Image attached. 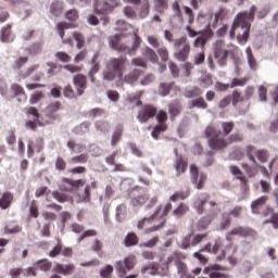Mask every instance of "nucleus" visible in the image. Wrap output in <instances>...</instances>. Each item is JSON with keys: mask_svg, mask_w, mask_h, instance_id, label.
Here are the masks:
<instances>
[{"mask_svg": "<svg viewBox=\"0 0 278 278\" xmlns=\"http://www.w3.org/2000/svg\"><path fill=\"white\" fill-rule=\"evenodd\" d=\"M173 86H175V83H161L159 86V94L161 97H168L173 90Z\"/></svg>", "mask_w": 278, "mask_h": 278, "instance_id": "obj_34", "label": "nucleus"}, {"mask_svg": "<svg viewBox=\"0 0 278 278\" xmlns=\"http://www.w3.org/2000/svg\"><path fill=\"white\" fill-rule=\"evenodd\" d=\"M156 114L157 109L151 104H147L139 111L137 118L140 123H148V121H151Z\"/></svg>", "mask_w": 278, "mask_h": 278, "instance_id": "obj_13", "label": "nucleus"}, {"mask_svg": "<svg viewBox=\"0 0 278 278\" xmlns=\"http://www.w3.org/2000/svg\"><path fill=\"white\" fill-rule=\"evenodd\" d=\"M36 266L40 269V270H43L45 273H47L52 266H53V263H51L49 260L47 258H43V260H39L37 263H36Z\"/></svg>", "mask_w": 278, "mask_h": 278, "instance_id": "obj_50", "label": "nucleus"}, {"mask_svg": "<svg viewBox=\"0 0 278 278\" xmlns=\"http://www.w3.org/2000/svg\"><path fill=\"white\" fill-rule=\"evenodd\" d=\"M173 211V204L169 202L167 203L164 208L162 214L157 215V223L159 225H155L153 228L150 229V231H160L161 229H164V227L166 226V217L168 216V214H170V212Z\"/></svg>", "mask_w": 278, "mask_h": 278, "instance_id": "obj_14", "label": "nucleus"}, {"mask_svg": "<svg viewBox=\"0 0 278 278\" xmlns=\"http://www.w3.org/2000/svg\"><path fill=\"white\" fill-rule=\"evenodd\" d=\"M132 66H140L141 68H147V60L142 56H138L131 60Z\"/></svg>", "mask_w": 278, "mask_h": 278, "instance_id": "obj_63", "label": "nucleus"}, {"mask_svg": "<svg viewBox=\"0 0 278 278\" xmlns=\"http://www.w3.org/2000/svg\"><path fill=\"white\" fill-rule=\"evenodd\" d=\"M253 233H255L253 229L238 226L226 233V240L231 242V240H233V236H240V238H249V236H253Z\"/></svg>", "mask_w": 278, "mask_h": 278, "instance_id": "obj_12", "label": "nucleus"}, {"mask_svg": "<svg viewBox=\"0 0 278 278\" xmlns=\"http://www.w3.org/2000/svg\"><path fill=\"white\" fill-rule=\"evenodd\" d=\"M155 116L159 125H166V121H168V113L166 111H156Z\"/></svg>", "mask_w": 278, "mask_h": 278, "instance_id": "obj_57", "label": "nucleus"}, {"mask_svg": "<svg viewBox=\"0 0 278 278\" xmlns=\"http://www.w3.org/2000/svg\"><path fill=\"white\" fill-rule=\"evenodd\" d=\"M242 212H244V206L242 205H237L233 208H231L227 214H230V218H240L242 216Z\"/></svg>", "mask_w": 278, "mask_h": 278, "instance_id": "obj_53", "label": "nucleus"}, {"mask_svg": "<svg viewBox=\"0 0 278 278\" xmlns=\"http://www.w3.org/2000/svg\"><path fill=\"white\" fill-rule=\"evenodd\" d=\"M157 55H160L162 62H168V48L162 46L156 50Z\"/></svg>", "mask_w": 278, "mask_h": 278, "instance_id": "obj_61", "label": "nucleus"}, {"mask_svg": "<svg viewBox=\"0 0 278 278\" xmlns=\"http://www.w3.org/2000/svg\"><path fill=\"white\" fill-rule=\"evenodd\" d=\"M89 160L88 154H80L70 159V164H87Z\"/></svg>", "mask_w": 278, "mask_h": 278, "instance_id": "obj_49", "label": "nucleus"}, {"mask_svg": "<svg viewBox=\"0 0 278 278\" xmlns=\"http://www.w3.org/2000/svg\"><path fill=\"white\" fill-rule=\"evenodd\" d=\"M154 10L159 14H164L168 10V0H153Z\"/></svg>", "mask_w": 278, "mask_h": 278, "instance_id": "obj_37", "label": "nucleus"}, {"mask_svg": "<svg viewBox=\"0 0 278 278\" xmlns=\"http://www.w3.org/2000/svg\"><path fill=\"white\" fill-rule=\"evenodd\" d=\"M149 12H151V4L149 3V0H143L141 7L139 8L138 11V18H147L149 16Z\"/></svg>", "mask_w": 278, "mask_h": 278, "instance_id": "obj_31", "label": "nucleus"}, {"mask_svg": "<svg viewBox=\"0 0 278 278\" xmlns=\"http://www.w3.org/2000/svg\"><path fill=\"white\" fill-rule=\"evenodd\" d=\"M172 10L175 14V16L177 18H179V21H181V23H184V13L181 12V7L179 5V2L178 1H175L173 4H172Z\"/></svg>", "mask_w": 278, "mask_h": 278, "instance_id": "obj_52", "label": "nucleus"}, {"mask_svg": "<svg viewBox=\"0 0 278 278\" xmlns=\"http://www.w3.org/2000/svg\"><path fill=\"white\" fill-rule=\"evenodd\" d=\"M147 40L150 47H153V49H159L161 42H160V37H157V35H149L147 37Z\"/></svg>", "mask_w": 278, "mask_h": 278, "instance_id": "obj_56", "label": "nucleus"}, {"mask_svg": "<svg viewBox=\"0 0 278 278\" xmlns=\"http://www.w3.org/2000/svg\"><path fill=\"white\" fill-rule=\"evenodd\" d=\"M94 12L96 14H102L101 21H103V25H108L110 23V17L108 14H112L115 8H118V0H94Z\"/></svg>", "mask_w": 278, "mask_h": 278, "instance_id": "obj_4", "label": "nucleus"}, {"mask_svg": "<svg viewBox=\"0 0 278 278\" xmlns=\"http://www.w3.org/2000/svg\"><path fill=\"white\" fill-rule=\"evenodd\" d=\"M187 257H188V256H187L186 254H184L182 252H179V251L173 252V253L167 257V260H166L165 263H164L165 269H164L163 276L168 275V266H169L170 264H173V262H174L175 265L177 266V264L184 262V260H186Z\"/></svg>", "mask_w": 278, "mask_h": 278, "instance_id": "obj_17", "label": "nucleus"}, {"mask_svg": "<svg viewBox=\"0 0 278 278\" xmlns=\"http://www.w3.org/2000/svg\"><path fill=\"white\" fill-rule=\"evenodd\" d=\"M64 12V2L55 0L50 4V13L52 16H62Z\"/></svg>", "mask_w": 278, "mask_h": 278, "instance_id": "obj_24", "label": "nucleus"}, {"mask_svg": "<svg viewBox=\"0 0 278 278\" xmlns=\"http://www.w3.org/2000/svg\"><path fill=\"white\" fill-rule=\"evenodd\" d=\"M190 108L207 110V102H205V99H203V98H197L190 102Z\"/></svg>", "mask_w": 278, "mask_h": 278, "instance_id": "obj_45", "label": "nucleus"}, {"mask_svg": "<svg viewBox=\"0 0 278 278\" xmlns=\"http://www.w3.org/2000/svg\"><path fill=\"white\" fill-rule=\"evenodd\" d=\"M11 92H13L14 97H18L20 103H25L27 101V93H25V89L23 86L18 84L11 85Z\"/></svg>", "mask_w": 278, "mask_h": 278, "instance_id": "obj_19", "label": "nucleus"}, {"mask_svg": "<svg viewBox=\"0 0 278 278\" xmlns=\"http://www.w3.org/2000/svg\"><path fill=\"white\" fill-rule=\"evenodd\" d=\"M121 138H123V126H118L112 137H111V144L112 147H116L118 142H121Z\"/></svg>", "mask_w": 278, "mask_h": 278, "instance_id": "obj_41", "label": "nucleus"}, {"mask_svg": "<svg viewBox=\"0 0 278 278\" xmlns=\"http://www.w3.org/2000/svg\"><path fill=\"white\" fill-rule=\"evenodd\" d=\"M96 127H97V129H99V131H103V132L110 131V123H108V122L98 121L96 123Z\"/></svg>", "mask_w": 278, "mask_h": 278, "instance_id": "obj_64", "label": "nucleus"}, {"mask_svg": "<svg viewBox=\"0 0 278 278\" xmlns=\"http://www.w3.org/2000/svg\"><path fill=\"white\" fill-rule=\"evenodd\" d=\"M266 201H268V195H262L261 198L252 201L251 203V210L253 214H260V211L264 205H266Z\"/></svg>", "mask_w": 278, "mask_h": 278, "instance_id": "obj_21", "label": "nucleus"}, {"mask_svg": "<svg viewBox=\"0 0 278 278\" xmlns=\"http://www.w3.org/2000/svg\"><path fill=\"white\" fill-rule=\"evenodd\" d=\"M125 216H127V206L125 204H121L116 208V218L118 223H123V220H125Z\"/></svg>", "mask_w": 278, "mask_h": 278, "instance_id": "obj_46", "label": "nucleus"}, {"mask_svg": "<svg viewBox=\"0 0 278 278\" xmlns=\"http://www.w3.org/2000/svg\"><path fill=\"white\" fill-rule=\"evenodd\" d=\"M96 188H97V181L86 185L84 193L81 195V201L84 203H90V192L91 190H96Z\"/></svg>", "mask_w": 278, "mask_h": 278, "instance_id": "obj_35", "label": "nucleus"}, {"mask_svg": "<svg viewBox=\"0 0 278 278\" xmlns=\"http://www.w3.org/2000/svg\"><path fill=\"white\" fill-rule=\"evenodd\" d=\"M73 84L75 86L77 97H81L88 88V78L84 74H77L73 78Z\"/></svg>", "mask_w": 278, "mask_h": 278, "instance_id": "obj_16", "label": "nucleus"}, {"mask_svg": "<svg viewBox=\"0 0 278 278\" xmlns=\"http://www.w3.org/2000/svg\"><path fill=\"white\" fill-rule=\"evenodd\" d=\"M241 168H243L245 175L251 179L253 177H257V173H260L258 170V164H254V165H249L248 163H243L241 165Z\"/></svg>", "mask_w": 278, "mask_h": 278, "instance_id": "obj_26", "label": "nucleus"}, {"mask_svg": "<svg viewBox=\"0 0 278 278\" xmlns=\"http://www.w3.org/2000/svg\"><path fill=\"white\" fill-rule=\"evenodd\" d=\"M258 151L260 150H257V148H255V146H248L245 148V153H247V156L250 160V162L257 164V160L255 159V155H257Z\"/></svg>", "mask_w": 278, "mask_h": 278, "instance_id": "obj_42", "label": "nucleus"}, {"mask_svg": "<svg viewBox=\"0 0 278 278\" xmlns=\"http://www.w3.org/2000/svg\"><path fill=\"white\" fill-rule=\"evenodd\" d=\"M140 242V238L136 232H128L124 239L125 247H136Z\"/></svg>", "mask_w": 278, "mask_h": 278, "instance_id": "obj_30", "label": "nucleus"}, {"mask_svg": "<svg viewBox=\"0 0 278 278\" xmlns=\"http://www.w3.org/2000/svg\"><path fill=\"white\" fill-rule=\"evenodd\" d=\"M123 38H125V35L116 34L109 38V45L111 48H113L114 51H118L119 53H127L129 48L127 47V43L123 42Z\"/></svg>", "mask_w": 278, "mask_h": 278, "instance_id": "obj_11", "label": "nucleus"}, {"mask_svg": "<svg viewBox=\"0 0 278 278\" xmlns=\"http://www.w3.org/2000/svg\"><path fill=\"white\" fill-rule=\"evenodd\" d=\"M168 129V124H157L156 126L153 127L152 130V138H154V140H159L160 139V135L164 134V131H166Z\"/></svg>", "mask_w": 278, "mask_h": 278, "instance_id": "obj_38", "label": "nucleus"}, {"mask_svg": "<svg viewBox=\"0 0 278 278\" xmlns=\"http://www.w3.org/2000/svg\"><path fill=\"white\" fill-rule=\"evenodd\" d=\"M190 197V189H187L186 191H176L173 195H170L169 201L175 203L176 201H184Z\"/></svg>", "mask_w": 278, "mask_h": 278, "instance_id": "obj_39", "label": "nucleus"}, {"mask_svg": "<svg viewBox=\"0 0 278 278\" xmlns=\"http://www.w3.org/2000/svg\"><path fill=\"white\" fill-rule=\"evenodd\" d=\"M236 128V124L233 122H222L220 123V138H227L231 131Z\"/></svg>", "mask_w": 278, "mask_h": 278, "instance_id": "obj_27", "label": "nucleus"}, {"mask_svg": "<svg viewBox=\"0 0 278 278\" xmlns=\"http://www.w3.org/2000/svg\"><path fill=\"white\" fill-rule=\"evenodd\" d=\"M134 266H136V257L128 256L124 261H118L115 264V268L119 275V277H125L128 270H134Z\"/></svg>", "mask_w": 278, "mask_h": 278, "instance_id": "obj_9", "label": "nucleus"}, {"mask_svg": "<svg viewBox=\"0 0 278 278\" xmlns=\"http://www.w3.org/2000/svg\"><path fill=\"white\" fill-rule=\"evenodd\" d=\"M62 255V241H59L58 244L48 253L49 257H58Z\"/></svg>", "mask_w": 278, "mask_h": 278, "instance_id": "obj_60", "label": "nucleus"}, {"mask_svg": "<svg viewBox=\"0 0 278 278\" xmlns=\"http://www.w3.org/2000/svg\"><path fill=\"white\" fill-rule=\"evenodd\" d=\"M255 12H257V7L252 5L250 11L239 13L235 17L230 29V38H236V29H241L242 33H238L237 40L240 45H247L251 31V23L255 18Z\"/></svg>", "mask_w": 278, "mask_h": 278, "instance_id": "obj_1", "label": "nucleus"}, {"mask_svg": "<svg viewBox=\"0 0 278 278\" xmlns=\"http://www.w3.org/2000/svg\"><path fill=\"white\" fill-rule=\"evenodd\" d=\"M190 173L192 185L195 186L198 190H203V188H205V181H207V175H199V167H197V165L190 166Z\"/></svg>", "mask_w": 278, "mask_h": 278, "instance_id": "obj_10", "label": "nucleus"}, {"mask_svg": "<svg viewBox=\"0 0 278 278\" xmlns=\"http://www.w3.org/2000/svg\"><path fill=\"white\" fill-rule=\"evenodd\" d=\"M160 242V237L155 236L152 239L148 240L147 242L140 243V247L146 249H153V247H157Z\"/></svg>", "mask_w": 278, "mask_h": 278, "instance_id": "obj_55", "label": "nucleus"}, {"mask_svg": "<svg viewBox=\"0 0 278 278\" xmlns=\"http://www.w3.org/2000/svg\"><path fill=\"white\" fill-rule=\"evenodd\" d=\"M141 273H142V275H147V273H149V275H153V276L160 275L157 264L146 265L144 267L141 268Z\"/></svg>", "mask_w": 278, "mask_h": 278, "instance_id": "obj_44", "label": "nucleus"}, {"mask_svg": "<svg viewBox=\"0 0 278 278\" xmlns=\"http://www.w3.org/2000/svg\"><path fill=\"white\" fill-rule=\"evenodd\" d=\"M140 75H142V71L135 68L130 73H128L124 78L122 77V81L124 84H136L138 79H140Z\"/></svg>", "mask_w": 278, "mask_h": 278, "instance_id": "obj_20", "label": "nucleus"}, {"mask_svg": "<svg viewBox=\"0 0 278 278\" xmlns=\"http://www.w3.org/2000/svg\"><path fill=\"white\" fill-rule=\"evenodd\" d=\"M231 227V217L230 214L227 212H224L222 214V218L219 222V229L220 231H225V229H229Z\"/></svg>", "mask_w": 278, "mask_h": 278, "instance_id": "obj_32", "label": "nucleus"}, {"mask_svg": "<svg viewBox=\"0 0 278 278\" xmlns=\"http://www.w3.org/2000/svg\"><path fill=\"white\" fill-rule=\"evenodd\" d=\"M214 58L217 60L219 66L227 64V58H229V50L225 48V41L217 40L214 47Z\"/></svg>", "mask_w": 278, "mask_h": 278, "instance_id": "obj_8", "label": "nucleus"}, {"mask_svg": "<svg viewBox=\"0 0 278 278\" xmlns=\"http://www.w3.org/2000/svg\"><path fill=\"white\" fill-rule=\"evenodd\" d=\"M208 205L211 207L208 214L200 218L197 224L199 231L207 229L212 225V222L216 220V218H218V214H220V207H217L218 203L210 201Z\"/></svg>", "mask_w": 278, "mask_h": 278, "instance_id": "obj_5", "label": "nucleus"}, {"mask_svg": "<svg viewBox=\"0 0 278 278\" xmlns=\"http://www.w3.org/2000/svg\"><path fill=\"white\" fill-rule=\"evenodd\" d=\"M190 212V206L185 203H180L174 211L173 216H177L178 218H181V216H185V214H188Z\"/></svg>", "mask_w": 278, "mask_h": 278, "instance_id": "obj_40", "label": "nucleus"}, {"mask_svg": "<svg viewBox=\"0 0 278 278\" xmlns=\"http://www.w3.org/2000/svg\"><path fill=\"white\" fill-rule=\"evenodd\" d=\"M186 30L188 31V35L190 36V38H195V36H208V38H212V36H214V31H212V30L197 31V30L192 29V27H190V26H187Z\"/></svg>", "mask_w": 278, "mask_h": 278, "instance_id": "obj_36", "label": "nucleus"}, {"mask_svg": "<svg viewBox=\"0 0 278 278\" xmlns=\"http://www.w3.org/2000/svg\"><path fill=\"white\" fill-rule=\"evenodd\" d=\"M175 49H178V52L175 54L176 59L179 62H186L190 56V41L187 36H182L174 41Z\"/></svg>", "mask_w": 278, "mask_h": 278, "instance_id": "obj_7", "label": "nucleus"}, {"mask_svg": "<svg viewBox=\"0 0 278 278\" xmlns=\"http://www.w3.org/2000/svg\"><path fill=\"white\" fill-rule=\"evenodd\" d=\"M207 201H210V194L202 192L199 193L194 201H193V207L197 212V214H204L205 213V205L207 204Z\"/></svg>", "mask_w": 278, "mask_h": 278, "instance_id": "obj_15", "label": "nucleus"}, {"mask_svg": "<svg viewBox=\"0 0 278 278\" xmlns=\"http://www.w3.org/2000/svg\"><path fill=\"white\" fill-rule=\"evenodd\" d=\"M126 68L127 58H111L103 71V79L105 81H114L116 77L123 79Z\"/></svg>", "mask_w": 278, "mask_h": 278, "instance_id": "obj_3", "label": "nucleus"}, {"mask_svg": "<svg viewBox=\"0 0 278 278\" xmlns=\"http://www.w3.org/2000/svg\"><path fill=\"white\" fill-rule=\"evenodd\" d=\"M168 112L172 121H174L176 116H179V114H181V104L177 101L169 103Z\"/></svg>", "mask_w": 278, "mask_h": 278, "instance_id": "obj_29", "label": "nucleus"}, {"mask_svg": "<svg viewBox=\"0 0 278 278\" xmlns=\"http://www.w3.org/2000/svg\"><path fill=\"white\" fill-rule=\"evenodd\" d=\"M140 45H142V38L140 36L135 35V41L131 47V49H128L126 52L129 53V55H134L138 49H140Z\"/></svg>", "mask_w": 278, "mask_h": 278, "instance_id": "obj_51", "label": "nucleus"}, {"mask_svg": "<svg viewBox=\"0 0 278 278\" xmlns=\"http://www.w3.org/2000/svg\"><path fill=\"white\" fill-rule=\"evenodd\" d=\"M0 38L2 42H12V24L2 27Z\"/></svg>", "mask_w": 278, "mask_h": 278, "instance_id": "obj_33", "label": "nucleus"}, {"mask_svg": "<svg viewBox=\"0 0 278 278\" xmlns=\"http://www.w3.org/2000/svg\"><path fill=\"white\" fill-rule=\"evenodd\" d=\"M207 38H210V36H205V35H203V36H201V37H198L195 40H194V42H193V46L197 48V49H199V48H201V49H203V47H205V45H207Z\"/></svg>", "mask_w": 278, "mask_h": 278, "instance_id": "obj_59", "label": "nucleus"}, {"mask_svg": "<svg viewBox=\"0 0 278 278\" xmlns=\"http://www.w3.org/2000/svg\"><path fill=\"white\" fill-rule=\"evenodd\" d=\"M63 94L66 97V99H76L77 92L75 93V90L73 89V86L67 85L63 89Z\"/></svg>", "mask_w": 278, "mask_h": 278, "instance_id": "obj_58", "label": "nucleus"}, {"mask_svg": "<svg viewBox=\"0 0 278 278\" xmlns=\"http://www.w3.org/2000/svg\"><path fill=\"white\" fill-rule=\"evenodd\" d=\"M53 273H58L59 275H73V273H75V265L74 264H67V265H63V264H56L53 268Z\"/></svg>", "mask_w": 278, "mask_h": 278, "instance_id": "obj_18", "label": "nucleus"}, {"mask_svg": "<svg viewBox=\"0 0 278 278\" xmlns=\"http://www.w3.org/2000/svg\"><path fill=\"white\" fill-rule=\"evenodd\" d=\"M60 110H62V103L60 101H56L49 104L46 109V112L49 116H51L55 114V112H60Z\"/></svg>", "mask_w": 278, "mask_h": 278, "instance_id": "obj_47", "label": "nucleus"}, {"mask_svg": "<svg viewBox=\"0 0 278 278\" xmlns=\"http://www.w3.org/2000/svg\"><path fill=\"white\" fill-rule=\"evenodd\" d=\"M162 212V205H159L154 213L150 217H144L140 219L137 224V229H144V233H154L157 230H151L155 225H160L157 222V216Z\"/></svg>", "mask_w": 278, "mask_h": 278, "instance_id": "obj_6", "label": "nucleus"}, {"mask_svg": "<svg viewBox=\"0 0 278 278\" xmlns=\"http://www.w3.org/2000/svg\"><path fill=\"white\" fill-rule=\"evenodd\" d=\"M270 156V153L268 152V150H258L256 157L258 160V162H262V164H266V162H268V157Z\"/></svg>", "mask_w": 278, "mask_h": 278, "instance_id": "obj_54", "label": "nucleus"}, {"mask_svg": "<svg viewBox=\"0 0 278 278\" xmlns=\"http://www.w3.org/2000/svg\"><path fill=\"white\" fill-rule=\"evenodd\" d=\"M202 94H203V90H201V88L199 87H193L192 89L187 90L185 92V97L187 99H194L197 97H201Z\"/></svg>", "mask_w": 278, "mask_h": 278, "instance_id": "obj_48", "label": "nucleus"}, {"mask_svg": "<svg viewBox=\"0 0 278 278\" xmlns=\"http://www.w3.org/2000/svg\"><path fill=\"white\" fill-rule=\"evenodd\" d=\"M147 201H149V195L143 194V195H139L137 198H132L130 203L134 207H142V205H144V203H147Z\"/></svg>", "mask_w": 278, "mask_h": 278, "instance_id": "obj_43", "label": "nucleus"}, {"mask_svg": "<svg viewBox=\"0 0 278 278\" xmlns=\"http://www.w3.org/2000/svg\"><path fill=\"white\" fill-rule=\"evenodd\" d=\"M124 14L127 18H138V14H136V9L129 5L124 8Z\"/></svg>", "mask_w": 278, "mask_h": 278, "instance_id": "obj_62", "label": "nucleus"}, {"mask_svg": "<svg viewBox=\"0 0 278 278\" xmlns=\"http://www.w3.org/2000/svg\"><path fill=\"white\" fill-rule=\"evenodd\" d=\"M204 137L207 138L208 147L214 151H223V149H227L229 144H233V142H242L244 140V135H242V132H233L229 135L228 138L220 137V131L214 124L206 126Z\"/></svg>", "mask_w": 278, "mask_h": 278, "instance_id": "obj_2", "label": "nucleus"}, {"mask_svg": "<svg viewBox=\"0 0 278 278\" xmlns=\"http://www.w3.org/2000/svg\"><path fill=\"white\" fill-rule=\"evenodd\" d=\"M142 55L147 60L151 61L152 64H160V58L157 56V53L155 52V50H153V48L146 47L142 51Z\"/></svg>", "mask_w": 278, "mask_h": 278, "instance_id": "obj_23", "label": "nucleus"}, {"mask_svg": "<svg viewBox=\"0 0 278 278\" xmlns=\"http://www.w3.org/2000/svg\"><path fill=\"white\" fill-rule=\"evenodd\" d=\"M188 168V161H186L182 156H177L175 162V169L177 175H181L186 173Z\"/></svg>", "mask_w": 278, "mask_h": 278, "instance_id": "obj_28", "label": "nucleus"}, {"mask_svg": "<svg viewBox=\"0 0 278 278\" xmlns=\"http://www.w3.org/2000/svg\"><path fill=\"white\" fill-rule=\"evenodd\" d=\"M230 173L238 179L242 186H247L249 184V180L244 176V173H242V169L236 165L230 166Z\"/></svg>", "mask_w": 278, "mask_h": 278, "instance_id": "obj_25", "label": "nucleus"}, {"mask_svg": "<svg viewBox=\"0 0 278 278\" xmlns=\"http://www.w3.org/2000/svg\"><path fill=\"white\" fill-rule=\"evenodd\" d=\"M13 201L14 194L10 191L4 192L0 198V208L8 210L12 205Z\"/></svg>", "mask_w": 278, "mask_h": 278, "instance_id": "obj_22", "label": "nucleus"}]
</instances>
